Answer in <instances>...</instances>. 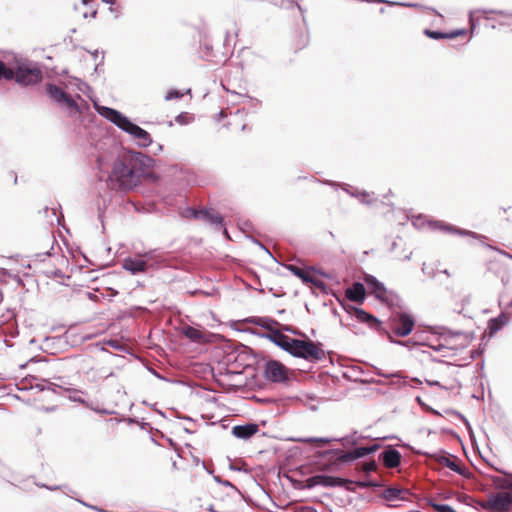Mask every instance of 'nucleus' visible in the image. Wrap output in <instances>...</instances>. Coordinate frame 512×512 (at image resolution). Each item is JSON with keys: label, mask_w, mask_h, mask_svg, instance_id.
Segmentation results:
<instances>
[{"label": "nucleus", "mask_w": 512, "mask_h": 512, "mask_svg": "<svg viewBox=\"0 0 512 512\" xmlns=\"http://www.w3.org/2000/svg\"><path fill=\"white\" fill-rule=\"evenodd\" d=\"M488 507L493 509H512V496L505 491L498 492L489 499Z\"/></svg>", "instance_id": "obj_12"}, {"label": "nucleus", "mask_w": 512, "mask_h": 512, "mask_svg": "<svg viewBox=\"0 0 512 512\" xmlns=\"http://www.w3.org/2000/svg\"><path fill=\"white\" fill-rule=\"evenodd\" d=\"M284 329H285L286 331H289V332H292V333H296L294 330H292L291 328H289V327H287V326H285V327H284Z\"/></svg>", "instance_id": "obj_41"}, {"label": "nucleus", "mask_w": 512, "mask_h": 512, "mask_svg": "<svg viewBox=\"0 0 512 512\" xmlns=\"http://www.w3.org/2000/svg\"><path fill=\"white\" fill-rule=\"evenodd\" d=\"M376 469V463L374 461L368 462L364 464V470L366 472H371Z\"/></svg>", "instance_id": "obj_31"}, {"label": "nucleus", "mask_w": 512, "mask_h": 512, "mask_svg": "<svg viewBox=\"0 0 512 512\" xmlns=\"http://www.w3.org/2000/svg\"><path fill=\"white\" fill-rule=\"evenodd\" d=\"M429 226L432 228V229H438V230H441L443 232H446V233H456V234H459L461 236H470V237H473V238H476V235L470 231H467V230H461L457 227H454L450 224H446L444 222H441V221H430L429 222Z\"/></svg>", "instance_id": "obj_16"}, {"label": "nucleus", "mask_w": 512, "mask_h": 512, "mask_svg": "<svg viewBox=\"0 0 512 512\" xmlns=\"http://www.w3.org/2000/svg\"><path fill=\"white\" fill-rule=\"evenodd\" d=\"M506 323V318L504 316H500L498 318L490 320L488 323V329L490 336L494 335L498 330H500Z\"/></svg>", "instance_id": "obj_22"}, {"label": "nucleus", "mask_w": 512, "mask_h": 512, "mask_svg": "<svg viewBox=\"0 0 512 512\" xmlns=\"http://www.w3.org/2000/svg\"><path fill=\"white\" fill-rule=\"evenodd\" d=\"M182 117H183L182 115L177 116V117H176V121H177L178 123H183V122H182V121H183V118H182Z\"/></svg>", "instance_id": "obj_39"}, {"label": "nucleus", "mask_w": 512, "mask_h": 512, "mask_svg": "<svg viewBox=\"0 0 512 512\" xmlns=\"http://www.w3.org/2000/svg\"><path fill=\"white\" fill-rule=\"evenodd\" d=\"M182 333L193 342L202 343L206 341V335L195 327L185 326L182 328Z\"/></svg>", "instance_id": "obj_20"}, {"label": "nucleus", "mask_w": 512, "mask_h": 512, "mask_svg": "<svg viewBox=\"0 0 512 512\" xmlns=\"http://www.w3.org/2000/svg\"><path fill=\"white\" fill-rule=\"evenodd\" d=\"M13 79L21 85H33L41 81L42 72L35 64L21 63L14 70Z\"/></svg>", "instance_id": "obj_4"}, {"label": "nucleus", "mask_w": 512, "mask_h": 512, "mask_svg": "<svg viewBox=\"0 0 512 512\" xmlns=\"http://www.w3.org/2000/svg\"><path fill=\"white\" fill-rule=\"evenodd\" d=\"M380 459L383 461L386 467L395 468L401 462V454L398 450L391 448L383 451L380 454Z\"/></svg>", "instance_id": "obj_17"}, {"label": "nucleus", "mask_w": 512, "mask_h": 512, "mask_svg": "<svg viewBox=\"0 0 512 512\" xmlns=\"http://www.w3.org/2000/svg\"><path fill=\"white\" fill-rule=\"evenodd\" d=\"M258 431L256 424L237 425L232 428V434L239 439H249Z\"/></svg>", "instance_id": "obj_18"}, {"label": "nucleus", "mask_w": 512, "mask_h": 512, "mask_svg": "<svg viewBox=\"0 0 512 512\" xmlns=\"http://www.w3.org/2000/svg\"><path fill=\"white\" fill-rule=\"evenodd\" d=\"M265 377L272 382H284L287 380V369L276 360H269L265 364Z\"/></svg>", "instance_id": "obj_7"}, {"label": "nucleus", "mask_w": 512, "mask_h": 512, "mask_svg": "<svg viewBox=\"0 0 512 512\" xmlns=\"http://www.w3.org/2000/svg\"><path fill=\"white\" fill-rule=\"evenodd\" d=\"M73 401H76V402H80V403H83V404H86L85 400L79 396H71L70 397Z\"/></svg>", "instance_id": "obj_35"}, {"label": "nucleus", "mask_w": 512, "mask_h": 512, "mask_svg": "<svg viewBox=\"0 0 512 512\" xmlns=\"http://www.w3.org/2000/svg\"><path fill=\"white\" fill-rule=\"evenodd\" d=\"M251 322L257 326H260V327L266 329L267 332L278 330L277 328H275V326L278 325V323L275 320L270 319V318L259 317V318H255V319L251 320Z\"/></svg>", "instance_id": "obj_21"}, {"label": "nucleus", "mask_w": 512, "mask_h": 512, "mask_svg": "<svg viewBox=\"0 0 512 512\" xmlns=\"http://www.w3.org/2000/svg\"><path fill=\"white\" fill-rule=\"evenodd\" d=\"M355 317L359 321L366 322V323H369V324H373V323L377 322V319L375 317H373L372 315L368 314L366 311H364L362 309H356L355 310Z\"/></svg>", "instance_id": "obj_24"}, {"label": "nucleus", "mask_w": 512, "mask_h": 512, "mask_svg": "<svg viewBox=\"0 0 512 512\" xmlns=\"http://www.w3.org/2000/svg\"><path fill=\"white\" fill-rule=\"evenodd\" d=\"M378 374H379V375H381V376H383V377H386V378H389V377H399V374H398V373H393V374H384V373L379 372Z\"/></svg>", "instance_id": "obj_36"}, {"label": "nucleus", "mask_w": 512, "mask_h": 512, "mask_svg": "<svg viewBox=\"0 0 512 512\" xmlns=\"http://www.w3.org/2000/svg\"><path fill=\"white\" fill-rule=\"evenodd\" d=\"M180 97H182V94L178 90H171L166 94L165 100L170 101L173 99H178Z\"/></svg>", "instance_id": "obj_28"}, {"label": "nucleus", "mask_w": 512, "mask_h": 512, "mask_svg": "<svg viewBox=\"0 0 512 512\" xmlns=\"http://www.w3.org/2000/svg\"><path fill=\"white\" fill-rule=\"evenodd\" d=\"M344 481L341 478L328 476V475H315L306 480L305 487L313 488L315 486L335 487L343 485Z\"/></svg>", "instance_id": "obj_9"}, {"label": "nucleus", "mask_w": 512, "mask_h": 512, "mask_svg": "<svg viewBox=\"0 0 512 512\" xmlns=\"http://www.w3.org/2000/svg\"><path fill=\"white\" fill-rule=\"evenodd\" d=\"M262 337L270 340L275 345H277L278 347H280L281 349L288 353H290V350L293 345L292 342H294L295 340L283 334L280 330L267 332L263 334Z\"/></svg>", "instance_id": "obj_10"}, {"label": "nucleus", "mask_w": 512, "mask_h": 512, "mask_svg": "<svg viewBox=\"0 0 512 512\" xmlns=\"http://www.w3.org/2000/svg\"><path fill=\"white\" fill-rule=\"evenodd\" d=\"M82 504H83L84 506L88 507V508H91V509H95V510H96V508H95V507H92V506L86 505L85 503H82ZM97 512H105V511H104V510H102V509H97Z\"/></svg>", "instance_id": "obj_38"}, {"label": "nucleus", "mask_w": 512, "mask_h": 512, "mask_svg": "<svg viewBox=\"0 0 512 512\" xmlns=\"http://www.w3.org/2000/svg\"><path fill=\"white\" fill-rule=\"evenodd\" d=\"M367 290L374 294L378 299H387V290L384 285L378 281L374 276L367 275L364 278Z\"/></svg>", "instance_id": "obj_13"}, {"label": "nucleus", "mask_w": 512, "mask_h": 512, "mask_svg": "<svg viewBox=\"0 0 512 512\" xmlns=\"http://www.w3.org/2000/svg\"><path fill=\"white\" fill-rule=\"evenodd\" d=\"M378 449H379L378 444H373L369 447H358V448H355L354 450L349 451V452L345 453L344 455H342L341 459L343 461H353L355 459L365 457L368 454L374 453Z\"/></svg>", "instance_id": "obj_15"}, {"label": "nucleus", "mask_w": 512, "mask_h": 512, "mask_svg": "<svg viewBox=\"0 0 512 512\" xmlns=\"http://www.w3.org/2000/svg\"><path fill=\"white\" fill-rule=\"evenodd\" d=\"M89 2V0H83V3L86 5Z\"/></svg>", "instance_id": "obj_44"}, {"label": "nucleus", "mask_w": 512, "mask_h": 512, "mask_svg": "<svg viewBox=\"0 0 512 512\" xmlns=\"http://www.w3.org/2000/svg\"><path fill=\"white\" fill-rule=\"evenodd\" d=\"M362 438L361 436H357L356 433L353 435L347 436L344 438L345 443L355 445L358 443L359 439Z\"/></svg>", "instance_id": "obj_29"}, {"label": "nucleus", "mask_w": 512, "mask_h": 512, "mask_svg": "<svg viewBox=\"0 0 512 512\" xmlns=\"http://www.w3.org/2000/svg\"><path fill=\"white\" fill-rule=\"evenodd\" d=\"M407 495V490L399 488H388L383 492V498L389 502L390 507H398L397 502L405 500Z\"/></svg>", "instance_id": "obj_14"}, {"label": "nucleus", "mask_w": 512, "mask_h": 512, "mask_svg": "<svg viewBox=\"0 0 512 512\" xmlns=\"http://www.w3.org/2000/svg\"><path fill=\"white\" fill-rule=\"evenodd\" d=\"M147 255H138L135 257H127L122 261L124 270L130 272L132 275L144 273L148 269V262L145 259Z\"/></svg>", "instance_id": "obj_8"}, {"label": "nucleus", "mask_w": 512, "mask_h": 512, "mask_svg": "<svg viewBox=\"0 0 512 512\" xmlns=\"http://www.w3.org/2000/svg\"><path fill=\"white\" fill-rule=\"evenodd\" d=\"M365 290V286L362 283L357 282L347 289L346 296L352 301L361 302L365 297Z\"/></svg>", "instance_id": "obj_19"}, {"label": "nucleus", "mask_w": 512, "mask_h": 512, "mask_svg": "<svg viewBox=\"0 0 512 512\" xmlns=\"http://www.w3.org/2000/svg\"><path fill=\"white\" fill-rule=\"evenodd\" d=\"M187 213L197 219H202L212 225L216 226H222V217L221 215L214 211L213 209H207V210H195V209H189Z\"/></svg>", "instance_id": "obj_11"}, {"label": "nucleus", "mask_w": 512, "mask_h": 512, "mask_svg": "<svg viewBox=\"0 0 512 512\" xmlns=\"http://www.w3.org/2000/svg\"><path fill=\"white\" fill-rule=\"evenodd\" d=\"M94 107L101 116L128 133L136 141L139 147H148L151 145L152 138L150 134L138 125L132 123L129 118L121 112L113 108L101 106L96 102H94Z\"/></svg>", "instance_id": "obj_2"}, {"label": "nucleus", "mask_w": 512, "mask_h": 512, "mask_svg": "<svg viewBox=\"0 0 512 512\" xmlns=\"http://www.w3.org/2000/svg\"><path fill=\"white\" fill-rule=\"evenodd\" d=\"M352 196L358 198L360 202L370 204L372 202L371 195L367 192H349Z\"/></svg>", "instance_id": "obj_27"}, {"label": "nucleus", "mask_w": 512, "mask_h": 512, "mask_svg": "<svg viewBox=\"0 0 512 512\" xmlns=\"http://www.w3.org/2000/svg\"><path fill=\"white\" fill-rule=\"evenodd\" d=\"M439 512H455V511L449 506H441Z\"/></svg>", "instance_id": "obj_33"}, {"label": "nucleus", "mask_w": 512, "mask_h": 512, "mask_svg": "<svg viewBox=\"0 0 512 512\" xmlns=\"http://www.w3.org/2000/svg\"><path fill=\"white\" fill-rule=\"evenodd\" d=\"M447 466L454 471L460 472L458 465L453 461L447 460Z\"/></svg>", "instance_id": "obj_32"}, {"label": "nucleus", "mask_w": 512, "mask_h": 512, "mask_svg": "<svg viewBox=\"0 0 512 512\" xmlns=\"http://www.w3.org/2000/svg\"><path fill=\"white\" fill-rule=\"evenodd\" d=\"M46 92L48 96L56 103L65 104L66 106L73 108L77 111L80 110L76 100L72 98L69 94H67L62 88L54 84H48Z\"/></svg>", "instance_id": "obj_6"}, {"label": "nucleus", "mask_w": 512, "mask_h": 512, "mask_svg": "<svg viewBox=\"0 0 512 512\" xmlns=\"http://www.w3.org/2000/svg\"><path fill=\"white\" fill-rule=\"evenodd\" d=\"M84 87H85V84L82 83L81 81H78V83H77L78 90L79 91H84V89H83Z\"/></svg>", "instance_id": "obj_37"}, {"label": "nucleus", "mask_w": 512, "mask_h": 512, "mask_svg": "<svg viewBox=\"0 0 512 512\" xmlns=\"http://www.w3.org/2000/svg\"><path fill=\"white\" fill-rule=\"evenodd\" d=\"M475 445V448L478 450V444L476 442L473 443Z\"/></svg>", "instance_id": "obj_43"}, {"label": "nucleus", "mask_w": 512, "mask_h": 512, "mask_svg": "<svg viewBox=\"0 0 512 512\" xmlns=\"http://www.w3.org/2000/svg\"><path fill=\"white\" fill-rule=\"evenodd\" d=\"M414 327V319L406 314L400 313L391 322L392 332L399 337H405L409 335Z\"/></svg>", "instance_id": "obj_5"}, {"label": "nucleus", "mask_w": 512, "mask_h": 512, "mask_svg": "<svg viewBox=\"0 0 512 512\" xmlns=\"http://www.w3.org/2000/svg\"><path fill=\"white\" fill-rule=\"evenodd\" d=\"M426 383L429 385V386H438L440 387L441 389H444V390H449L451 387L439 382V381H433V380H426Z\"/></svg>", "instance_id": "obj_30"}, {"label": "nucleus", "mask_w": 512, "mask_h": 512, "mask_svg": "<svg viewBox=\"0 0 512 512\" xmlns=\"http://www.w3.org/2000/svg\"><path fill=\"white\" fill-rule=\"evenodd\" d=\"M146 159L143 154L134 153L117 160L108 177V186L113 190H130L135 187L143 174L142 166Z\"/></svg>", "instance_id": "obj_1"}, {"label": "nucleus", "mask_w": 512, "mask_h": 512, "mask_svg": "<svg viewBox=\"0 0 512 512\" xmlns=\"http://www.w3.org/2000/svg\"><path fill=\"white\" fill-rule=\"evenodd\" d=\"M481 508H482V509H485V508H486V506L482 503Z\"/></svg>", "instance_id": "obj_45"}, {"label": "nucleus", "mask_w": 512, "mask_h": 512, "mask_svg": "<svg viewBox=\"0 0 512 512\" xmlns=\"http://www.w3.org/2000/svg\"><path fill=\"white\" fill-rule=\"evenodd\" d=\"M443 348H444V346H443V345H439V347H438V348H436V350H441V349H443Z\"/></svg>", "instance_id": "obj_42"}, {"label": "nucleus", "mask_w": 512, "mask_h": 512, "mask_svg": "<svg viewBox=\"0 0 512 512\" xmlns=\"http://www.w3.org/2000/svg\"><path fill=\"white\" fill-rule=\"evenodd\" d=\"M462 33H463L462 30H457V31H454V32H451V33H448V34H444V33L437 32V31H430V30H426L425 31V34L427 36H429L430 38H433V39L455 38L456 36H458V35H460Z\"/></svg>", "instance_id": "obj_23"}, {"label": "nucleus", "mask_w": 512, "mask_h": 512, "mask_svg": "<svg viewBox=\"0 0 512 512\" xmlns=\"http://www.w3.org/2000/svg\"><path fill=\"white\" fill-rule=\"evenodd\" d=\"M102 1L107 3V4H114L115 0H102Z\"/></svg>", "instance_id": "obj_40"}, {"label": "nucleus", "mask_w": 512, "mask_h": 512, "mask_svg": "<svg viewBox=\"0 0 512 512\" xmlns=\"http://www.w3.org/2000/svg\"><path fill=\"white\" fill-rule=\"evenodd\" d=\"M108 344H109L111 347L115 348V349H119V348H120V345L118 344V342H117L116 340H110V341L108 342Z\"/></svg>", "instance_id": "obj_34"}, {"label": "nucleus", "mask_w": 512, "mask_h": 512, "mask_svg": "<svg viewBox=\"0 0 512 512\" xmlns=\"http://www.w3.org/2000/svg\"><path fill=\"white\" fill-rule=\"evenodd\" d=\"M11 80L14 78V69L8 68L2 61H0V79Z\"/></svg>", "instance_id": "obj_26"}, {"label": "nucleus", "mask_w": 512, "mask_h": 512, "mask_svg": "<svg viewBox=\"0 0 512 512\" xmlns=\"http://www.w3.org/2000/svg\"><path fill=\"white\" fill-rule=\"evenodd\" d=\"M289 270L296 276H298L299 278H301L303 280V282H306V283H309V282H312V278L311 276L309 275V273L305 272L303 269L297 267V266H294V265H290L289 266Z\"/></svg>", "instance_id": "obj_25"}, {"label": "nucleus", "mask_w": 512, "mask_h": 512, "mask_svg": "<svg viewBox=\"0 0 512 512\" xmlns=\"http://www.w3.org/2000/svg\"><path fill=\"white\" fill-rule=\"evenodd\" d=\"M292 344L290 354L294 357L307 361H318L324 356L320 343L316 344L312 341L295 339Z\"/></svg>", "instance_id": "obj_3"}]
</instances>
